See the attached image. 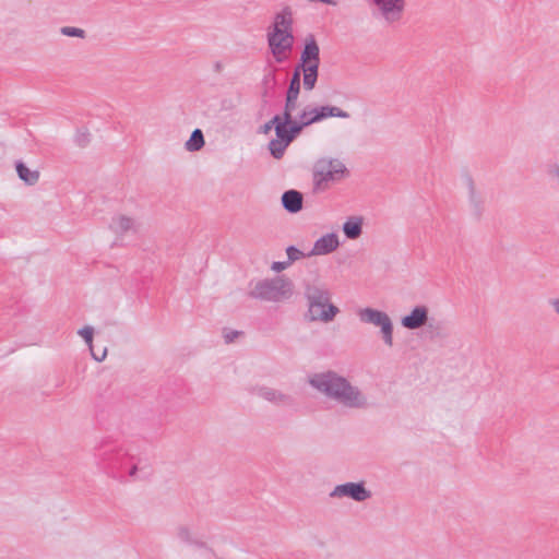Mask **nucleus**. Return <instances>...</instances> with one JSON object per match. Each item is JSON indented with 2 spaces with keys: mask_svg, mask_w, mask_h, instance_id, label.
<instances>
[{
  "mask_svg": "<svg viewBox=\"0 0 559 559\" xmlns=\"http://www.w3.org/2000/svg\"><path fill=\"white\" fill-rule=\"evenodd\" d=\"M555 175H559V166L556 167Z\"/></svg>",
  "mask_w": 559,
  "mask_h": 559,
  "instance_id": "nucleus-36",
  "label": "nucleus"
},
{
  "mask_svg": "<svg viewBox=\"0 0 559 559\" xmlns=\"http://www.w3.org/2000/svg\"><path fill=\"white\" fill-rule=\"evenodd\" d=\"M78 334L84 340L85 344L87 345V347L90 349L92 357L96 361H103L106 358V355H107L106 349H104L102 352V354H97L94 352V346H93L94 328L93 326H91V325L83 326L82 329H80L78 331Z\"/></svg>",
  "mask_w": 559,
  "mask_h": 559,
  "instance_id": "nucleus-18",
  "label": "nucleus"
},
{
  "mask_svg": "<svg viewBox=\"0 0 559 559\" xmlns=\"http://www.w3.org/2000/svg\"><path fill=\"white\" fill-rule=\"evenodd\" d=\"M284 209L290 213H297L302 209V194L296 190H288L282 195Z\"/></svg>",
  "mask_w": 559,
  "mask_h": 559,
  "instance_id": "nucleus-16",
  "label": "nucleus"
},
{
  "mask_svg": "<svg viewBox=\"0 0 559 559\" xmlns=\"http://www.w3.org/2000/svg\"><path fill=\"white\" fill-rule=\"evenodd\" d=\"M308 300V317L310 321L329 323L334 320L340 309L333 305L330 292L319 286H310L306 289Z\"/></svg>",
  "mask_w": 559,
  "mask_h": 559,
  "instance_id": "nucleus-3",
  "label": "nucleus"
},
{
  "mask_svg": "<svg viewBox=\"0 0 559 559\" xmlns=\"http://www.w3.org/2000/svg\"><path fill=\"white\" fill-rule=\"evenodd\" d=\"M242 334L243 333L241 330H235L228 326L222 329V336L224 343L227 345L240 340L242 337Z\"/></svg>",
  "mask_w": 559,
  "mask_h": 559,
  "instance_id": "nucleus-23",
  "label": "nucleus"
},
{
  "mask_svg": "<svg viewBox=\"0 0 559 559\" xmlns=\"http://www.w3.org/2000/svg\"><path fill=\"white\" fill-rule=\"evenodd\" d=\"M205 144L204 135L201 129L192 131L190 138L185 142V150L193 153L199 152Z\"/></svg>",
  "mask_w": 559,
  "mask_h": 559,
  "instance_id": "nucleus-21",
  "label": "nucleus"
},
{
  "mask_svg": "<svg viewBox=\"0 0 559 559\" xmlns=\"http://www.w3.org/2000/svg\"><path fill=\"white\" fill-rule=\"evenodd\" d=\"M300 61L304 73V88L306 91H312L318 80V69L320 66V48L313 35H309L306 38Z\"/></svg>",
  "mask_w": 559,
  "mask_h": 559,
  "instance_id": "nucleus-5",
  "label": "nucleus"
},
{
  "mask_svg": "<svg viewBox=\"0 0 559 559\" xmlns=\"http://www.w3.org/2000/svg\"><path fill=\"white\" fill-rule=\"evenodd\" d=\"M264 83L266 85H275L276 81H275V74L273 72H270L267 73L265 76H264Z\"/></svg>",
  "mask_w": 559,
  "mask_h": 559,
  "instance_id": "nucleus-30",
  "label": "nucleus"
},
{
  "mask_svg": "<svg viewBox=\"0 0 559 559\" xmlns=\"http://www.w3.org/2000/svg\"><path fill=\"white\" fill-rule=\"evenodd\" d=\"M267 41L275 60L280 63L286 61L293 49V33L270 32Z\"/></svg>",
  "mask_w": 559,
  "mask_h": 559,
  "instance_id": "nucleus-10",
  "label": "nucleus"
},
{
  "mask_svg": "<svg viewBox=\"0 0 559 559\" xmlns=\"http://www.w3.org/2000/svg\"><path fill=\"white\" fill-rule=\"evenodd\" d=\"M388 23L399 21L405 8V0H369Z\"/></svg>",
  "mask_w": 559,
  "mask_h": 559,
  "instance_id": "nucleus-11",
  "label": "nucleus"
},
{
  "mask_svg": "<svg viewBox=\"0 0 559 559\" xmlns=\"http://www.w3.org/2000/svg\"><path fill=\"white\" fill-rule=\"evenodd\" d=\"M25 185L34 186L37 182L38 177H20Z\"/></svg>",
  "mask_w": 559,
  "mask_h": 559,
  "instance_id": "nucleus-31",
  "label": "nucleus"
},
{
  "mask_svg": "<svg viewBox=\"0 0 559 559\" xmlns=\"http://www.w3.org/2000/svg\"><path fill=\"white\" fill-rule=\"evenodd\" d=\"M308 383L336 404L347 409H367L371 403L368 395L347 378L335 371L316 372L308 377Z\"/></svg>",
  "mask_w": 559,
  "mask_h": 559,
  "instance_id": "nucleus-1",
  "label": "nucleus"
},
{
  "mask_svg": "<svg viewBox=\"0 0 559 559\" xmlns=\"http://www.w3.org/2000/svg\"><path fill=\"white\" fill-rule=\"evenodd\" d=\"M215 69H216L217 71H219V70H221V63H219V62H217V63L215 64Z\"/></svg>",
  "mask_w": 559,
  "mask_h": 559,
  "instance_id": "nucleus-35",
  "label": "nucleus"
},
{
  "mask_svg": "<svg viewBox=\"0 0 559 559\" xmlns=\"http://www.w3.org/2000/svg\"><path fill=\"white\" fill-rule=\"evenodd\" d=\"M293 293V282L288 277L280 275L258 281L253 285L250 295L264 301L282 302L289 299Z\"/></svg>",
  "mask_w": 559,
  "mask_h": 559,
  "instance_id": "nucleus-4",
  "label": "nucleus"
},
{
  "mask_svg": "<svg viewBox=\"0 0 559 559\" xmlns=\"http://www.w3.org/2000/svg\"><path fill=\"white\" fill-rule=\"evenodd\" d=\"M300 92V72L294 71L286 92L284 112L292 114L297 108V99Z\"/></svg>",
  "mask_w": 559,
  "mask_h": 559,
  "instance_id": "nucleus-15",
  "label": "nucleus"
},
{
  "mask_svg": "<svg viewBox=\"0 0 559 559\" xmlns=\"http://www.w3.org/2000/svg\"><path fill=\"white\" fill-rule=\"evenodd\" d=\"M75 142L80 146H84L88 142V133L85 131H79L75 135Z\"/></svg>",
  "mask_w": 559,
  "mask_h": 559,
  "instance_id": "nucleus-28",
  "label": "nucleus"
},
{
  "mask_svg": "<svg viewBox=\"0 0 559 559\" xmlns=\"http://www.w3.org/2000/svg\"><path fill=\"white\" fill-rule=\"evenodd\" d=\"M429 310L426 306H416L401 319V324L407 330H417L428 322Z\"/></svg>",
  "mask_w": 559,
  "mask_h": 559,
  "instance_id": "nucleus-13",
  "label": "nucleus"
},
{
  "mask_svg": "<svg viewBox=\"0 0 559 559\" xmlns=\"http://www.w3.org/2000/svg\"><path fill=\"white\" fill-rule=\"evenodd\" d=\"M179 535H180V537H181V538H186V536L188 535V531H187V530H185V528H181V530L179 531Z\"/></svg>",
  "mask_w": 559,
  "mask_h": 559,
  "instance_id": "nucleus-33",
  "label": "nucleus"
},
{
  "mask_svg": "<svg viewBox=\"0 0 559 559\" xmlns=\"http://www.w3.org/2000/svg\"><path fill=\"white\" fill-rule=\"evenodd\" d=\"M272 128H274V129H275V123H271V120H270L269 122H266V123L264 124L263 130H264V132H267V131H270Z\"/></svg>",
  "mask_w": 559,
  "mask_h": 559,
  "instance_id": "nucleus-32",
  "label": "nucleus"
},
{
  "mask_svg": "<svg viewBox=\"0 0 559 559\" xmlns=\"http://www.w3.org/2000/svg\"><path fill=\"white\" fill-rule=\"evenodd\" d=\"M345 164L337 158H321L313 166V175H344Z\"/></svg>",
  "mask_w": 559,
  "mask_h": 559,
  "instance_id": "nucleus-14",
  "label": "nucleus"
},
{
  "mask_svg": "<svg viewBox=\"0 0 559 559\" xmlns=\"http://www.w3.org/2000/svg\"><path fill=\"white\" fill-rule=\"evenodd\" d=\"M286 254H287V262H289L290 265L295 261H298V260H300V259L306 257V254L304 252H301L299 249H297L294 246L287 247Z\"/></svg>",
  "mask_w": 559,
  "mask_h": 559,
  "instance_id": "nucleus-25",
  "label": "nucleus"
},
{
  "mask_svg": "<svg viewBox=\"0 0 559 559\" xmlns=\"http://www.w3.org/2000/svg\"><path fill=\"white\" fill-rule=\"evenodd\" d=\"M357 317L361 323L379 328L384 344L393 346V322L386 312L366 307L357 310Z\"/></svg>",
  "mask_w": 559,
  "mask_h": 559,
  "instance_id": "nucleus-6",
  "label": "nucleus"
},
{
  "mask_svg": "<svg viewBox=\"0 0 559 559\" xmlns=\"http://www.w3.org/2000/svg\"><path fill=\"white\" fill-rule=\"evenodd\" d=\"M258 394L276 405H289L292 404V397L283 392H280L270 388H261L258 390Z\"/></svg>",
  "mask_w": 559,
  "mask_h": 559,
  "instance_id": "nucleus-17",
  "label": "nucleus"
},
{
  "mask_svg": "<svg viewBox=\"0 0 559 559\" xmlns=\"http://www.w3.org/2000/svg\"><path fill=\"white\" fill-rule=\"evenodd\" d=\"M362 218L359 216L349 217L343 224V231L348 239L355 240L362 234Z\"/></svg>",
  "mask_w": 559,
  "mask_h": 559,
  "instance_id": "nucleus-20",
  "label": "nucleus"
},
{
  "mask_svg": "<svg viewBox=\"0 0 559 559\" xmlns=\"http://www.w3.org/2000/svg\"><path fill=\"white\" fill-rule=\"evenodd\" d=\"M289 266H290V264H289V262H287V260L286 261H277V262L272 263L271 270L275 273H280Z\"/></svg>",
  "mask_w": 559,
  "mask_h": 559,
  "instance_id": "nucleus-27",
  "label": "nucleus"
},
{
  "mask_svg": "<svg viewBox=\"0 0 559 559\" xmlns=\"http://www.w3.org/2000/svg\"><path fill=\"white\" fill-rule=\"evenodd\" d=\"M275 123L276 138L269 143V150L273 157L281 158L287 146L302 132L297 120H293V115L283 112L282 116L275 115L271 119Z\"/></svg>",
  "mask_w": 559,
  "mask_h": 559,
  "instance_id": "nucleus-2",
  "label": "nucleus"
},
{
  "mask_svg": "<svg viewBox=\"0 0 559 559\" xmlns=\"http://www.w3.org/2000/svg\"><path fill=\"white\" fill-rule=\"evenodd\" d=\"M294 71H298V72H300V73H301V71H302L301 63H300V64H298V66L295 68V70H294Z\"/></svg>",
  "mask_w": 559,
  "mask_h": 559,
  "instance_id": "nucleus-34",
  "label": "nucleus"
},
{
  "mask_svg": "<svg viewBox=\"0 0 559 559\" xmlns=\"http://www.w3.org/2000/svg\"><path fill=\"white\" fill-rule=\"evenodd\" d=\"M292 11L289 8H285L284 10L276 14L272 32L282 31V33H292Z\"/></svg>",
  "mask_w": 559,
  "mask_h": 559,
  "instance_id": "nucleus-19",
  "label": "nucleus"
},
{
  "mask_svg": "<svg viewBox=\"0 0 559 559\" xmlns=\"http://www.w3.org/2000/svg\"><path fill=\"white\" fill-rule=\"evenodd\" d=\"M549 307L552 309V311L559 317V297L550 298L548 300Z\"/></svg>",
  "mask_w": 559,
  "mask_h": 559,
  "instance_id": "nucleus-29",
  "label": "nucleus"
},
{
  "mask_svg": "<svg viewBox=\"0 0 559 559\" xmlns=\"http://www.w3.org/2000/svg\"><path fill=\"white\" fill-rule=\"evenodd\" d=\"M331 117L347 119V118H349V114L336 106L307 105L304 107V109L298 115L297 122L299 123L300 128L304 130L305 128H307L313 123L323 121Z\"/></svg>",
  "mask_w": 559,
  "mask_h": 559,
  "instance_id": "nucleus-7",
  "label": "nucleus"
},
{
  "mask_svg": "<svg viewBox=\"0 0 559 559\" xmlns=\"http://www.w3.org/2000/svg\"><path fill=\"white\" fill-rule=\"evenodd\" d=\"M332 499L349 498L355 502H365L372 497L370 489L366 487L365 481H348L341 485H336L329 493Z\"/></svg>",
  "mask_w": 559,
  "mask_h": 559,
  "instance_id": "nucleus-9",
  "label": "nucleus"
},
{
  "mask_svg": "<svg viewBox=\"0 0 559 559\" xmlns=\"http://www.w3.org/2000/svg\"><path fill=\"white\" fill-rule=\"evenodd\" d=\"M336 177H314L312 183V190L314 193L323 192L330 189L334 182Z\"/></svg>",
  "mask_w": 559,
  "mask_h": 559,
  "instance_id": "nucleus-22",
  "label": "nucleus"
},
{
  "mask_svg": "<svg viewBox=\"0 0 559 559\" xmlns=\"http://www.w3.org/2000/svg\"><path fill=\"white\" fill-rule=\"evenodd\" d=\"M15 169L17 175H39L38 169L31 170L23 162H16Z\"/></svg>",
  "mask_w": 559,
  "mask_h": 559,
  "instance_id": "nucleus-26",
  "label": "nucleus"
},
{
  "mask_svg": "<svg viewBox=\"0 0 559 559\" xmlns=\"http://www.w3.org/2000/svg\"><path fill=\"white\" fill-rule=\"evenodd\" d=\"M340 247V239L337 234L330 233L318 238L308 257L311 255H325L334 252Z\"/></svg>",
  "mask_w": 559,
  "mask_h": 559,
  "instance_id": "nucleus-12",
  "label": "nucleus"
},
{
  "mask_svg": "<svg viewBox=\"0 0 559 559\" xmlns=\"http://www.w3.org/2000/svg\"><path fill=\"white\" fill-rule=\"evenodd\" d=\"M60 33L68 37H79V38L85 37V31L80 27H74V26H63V27H61Z\"/></svg>",
  "mask_w": 559,
  "mask_h": 559,
  "instance_id": "nucleus-24",
  "label": "nucleus"
},
{
  "mask_svg": "<svg viewBox=\"0 0 559 559\" xmlns=\"http://www.w3.org/2000/svg\"><path fill=\"white\" fill-rule=\"evenodd\" d=\"M108 230L115 236V245L122 246L127 235L139 231V223L134 216L117 213L111 216Z\"/></svg>",
  "mask_w": 559,
  "mask_h": 559,
  "instance_id": "nucleus-8",
  "label": "nucleus"
}]
</instances>
